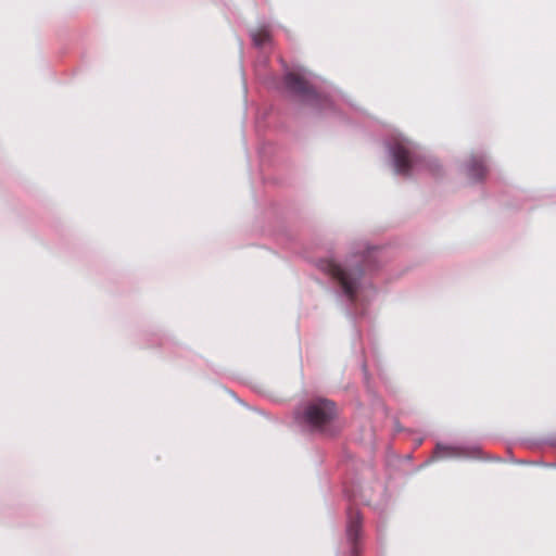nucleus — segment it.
I'll return each instance as SVG.
<instances>
[{
	"instance_id": "obj_1",
	"label": "nucleus",
	"mask_w": 556,
	"mask_h": 556,
	"mask_svg": "<svg viewBox=\"0 0 556 556\" xmlns=\"http://www.w3.org/2000/svg\"><path fill=\"white\" fill-rule=\"evenodd\" d=\"M318 267L328 274L342 289L351 302L357 298L361 280L364 275V267L357 262L349 265H341L333 260H320Z\"/></svg>"
},
{
	"instance_id": "obj_2",
	"label": "nucleus",
	"mask_w": 556,
	"mask_h": 556,
	"mask_svg": "<svg viewBox=\"0 0 556 556\" xmlns=\"http://www.w3.org/2000/svg\"><path fill=\"white\" fill-rule=\"evenodd\" d=\"M337 417L334 403L328 400L309 402L303 413L305 424L312 430L332 435V422Z\"/></svg>"
},
{
	"instance_id": "obj_3",
	"label": "nucleus",
	"mask_w": 556,
	"mask_h": 556,
	"mask_svg": "<svg viewBox=\"0 0 556 556\" xmlns=\"http://www.w3.org/2000/svg\"><path fill=\"white\" fill-rule=\"evenodd\" d=\"M285 84L288 90L296 96L304 105L321 110L330 104L329 98L318 91L299 73H288L285 77Z\"/></svg>"
},
{
	"instance_id": "obj_4",
	"label": "nucleus",
	"mask_w": 556,
	"mask_h": 556,
	"mask_svg": "<svg viewBox=\"0 0 556 556\" xmlns=\"http://www.w3.org/2000/svg\"><path fill=\"white\" fill-rule=\"evenodd\" d=\"M392 153L397 174L408 176L420 163V156L405 142H397Z\"/></svg>"
},
{
	"instance_id": "obj_5",
	"label": "nucleus",
	"mask_w": 556,
	"mask_h": 556,
	"mask_svg": "<svg viewBox=\"0 0 556 556\" xmlns=\"http://www.w3.org/2000/svg\"><path fill=\"white\" fill-rule=\"evenodd\" d=\"M363 517L358 510L350 508L348 510L346 536L351 544L352 556H358L361 553Z\"/></svg>"
},
{
	"instance_id": "obj_6",
	"label": "nucleus",
	"mask_w": 556,
	"mask_h": 556,
	"mask_svg": "<svg viewBox=\"0 0 556 556\" xmlns=\"http://www.w3.org/2000/svg\"><path fill=\"white\" fill-rule=\"evenodd\" d=\"M467 173L468 176L472 180H481L485 177L488 173V167L482 156H471L467 164Z\"/></svg>"
},
{
	"instance_id": "obj_7",
	"label": "nucleus",
	"mask_w": 556,
	"mask_h": 556,
	"mask_svg": "<svg viewBox=\"0 0 556 556\" xmlns=\"http://www.w3.org/2000/svg\"><path fill=\"white\" fill-rule=\"evenodd\" d=\"M251 39L255 47L262 48L269 41V35L267 30L251 33Z\"/></svg>"
}]
</instances>
